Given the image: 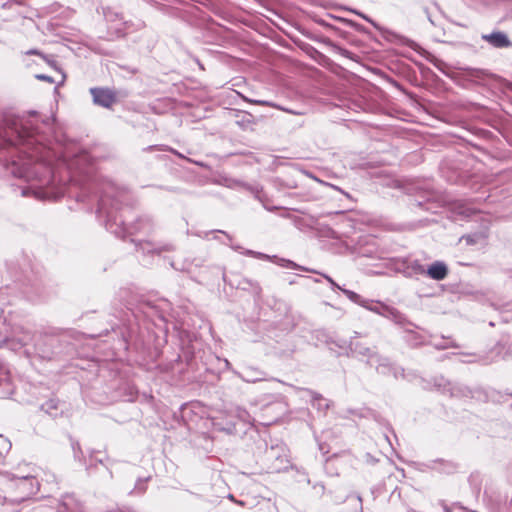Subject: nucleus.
Segmentation results:
<instances>
[{
	"label": "nucleus",
	"mask_w": 512,
	"mask_h": 512,
	"mask_svg": "<svg viewBox=\"0 0 512 512\" xmlns=\"http://www.w3.org/2000/svg\"><path fill=\"white\" fill-rule=\"evenodd\" d=\"M385 318L392 320L396 325H398L400 327H405V326L416 327V324H414L410 320H408L404 314H402L399 310H397L394 307H391L390 309L387 310V315Z\"/></svg>",
	"instance_id": "18"
},
{
	"label": "nucleus",
	"mask_w": 512,
	"mask_h": 512,
	"mask_svg": "<svg viewBox=\"0 0 512 512\" xmlns=\"http://www.w3.org/2000/svg\"><path fill=\"white\" fill-rule=\"evenodd\" d=\"M44 59L46 60V62L50 65V66H55L56 65V61L55 60H49L47 59L45 56H43Z\"/></svg>",
	"instance_id": "43"
},
{
	"label": "nucleus",
	"mask_w": 512,
	"mask_h": 512,
	"mask_svg": "<svg viewBox=\"0 0 512 512\" xmlns=\"http://www.w3.org/2000/svg\"><path fill=\"white\" fill-rule=\"evenodd\" d=\"M352 302L362 306V307H367V303H369V300H366L364 298H362V296H360L359 294L356 293V295L353 297V299H351Z\"/></svg>",
	"instance_id": "30"
},
{
	"label": "nucleus",
	"mask_w": 512,
	"mask_h": 512,
	"mask_svg": "<svg viewBox=\"0 0 512 512\" xmlns=\"http://www.w3.org/2000/svg\"><path fill=\"white\" fill-rule=\"evenodd\" d=\"M174 153H175L178 157L183 158V159H186L187 161H190V162H191V160H190V159H188V158L184 157L181 153H179V152H177V151H174Z\"/></svg>",
	"instance_id": "45"
},
{
	"label": "nucleus",
	"mask_w": 512,
	"mask_h": 512,
	"mask_svg": "<svg viewBox=\"0 0 512 512\" xmlns=\"http://www.w3.org/2000/svg\"><path fill=\"white\" fill-rule=\"evenodd\" d=\"M264 207H265L268 211H272L273 209H276V207L269 208V207H267L266 205H264Z\"/></svg>",
	"instance_id": "49"
},
{
	"label": "nucleus",
	"mask_w": 512,
	"mask_h": 512,
	"mask_svg": "<svg viewBox=\"0 0 512 512\" xmlns=\"http://www.w3.org/2000/svg\"><path fill=\"white\" fill-rule=\"evenodd\" d=\"M312 396V406L317 408L318 410L326 411L329 409L330 404L327 400L323 398V396L317 392L310 391Z\"/></svg>",
	"instance_id": "23"
},
{
	"label": "nucleus",
	"mask_w": 512,
	"mask_h": 512,
	"mask_svg": "<svg viewBox=\"0 0 512 512\" xmlns=\"http://www.w3.org/2000/svg\"><path fill=\"white\" fill-rule=\"evenodd\" d=\"M150 476L148 477H145V478H138L136 483H135V486H134V489L130 492V493H135V494H144L147 490V482L150 480Z\"/></svg>",
	"instance_id": "26"
},
{
	"label": "nucleus",
	"mask_w": 512,
	"mask_h": 512,
	"mask_svg": "<svg viewBox=\"0 0 512 512\" xmlns=\"http://www.w3.org/2000/svg\"><path fill=\"white\" fill-rule=\"evenodd\" d=\"M317 337L318 339L324 341L326 344H335L338 348L345 349L346 355L349 357H355L358 359L365 358L366 364L373 366V360L375 359L378 352L364 345L363 343L351 340L347 346L345 341H334L323 331H318Z\"/></svg>",
	"instance_id": "5"
},
{
	"label": "nucleus",
	"mask_w": 512,
	"mask_h": 512,
	"mask_svg": "<svg viewBox=\"0 0 512 512\" xmlns=\"http://www.w3.org/2000/svg\"><path fill=\"white\" fill-rule=\"evenodd\" d=\"M237 375L241 380L247 383H256L266 380V373L255 367H246Z\"/></svg>",
	"instance_id": "14"
},
{
	"label": "nucleus",
	"mask_w": 512,
	"mask_h": 512,
	"mask_svg": "<svg viewBox=\"0 0 512 512\" xmlns=\"http://www.w3.org/2000/svg\"><path fill=\"white\" fill-rule=\"evenodd\" d=\"M124 199V190H119L112 184L104 188L98 200L97 215L104 218L106 229L119 238L137 233L149 234L153 230V221L149 216H141L134 223L126 224L124 215L119 214Z\"/></svg>",
	"instance_id": "2"
},
{
	"label": "nucleus",
	"mask_w": 512,
	"mask_h": 512,
	"mask_svg": "<svg viewBox=\"0 0 512 512\" xmlns=\"http://www.w3.org/2000/svg\"><path fill=\"white\" fill-rule=\"evenodd\" d=\"M93 103L103 108H111L117 101L116 93L105 87H92L90 88Z\"/></svg>",
	"instance_id": "7"
},
{
	"label": "nucleus",
	"mask_w": 512,
	"mask_h": 512,
	"mask_svg": "<svg viewBox=\"0 0 512 512\" xmlns=\"http://www.w3.org/2000/svg\"><path fill=\"white\" fill-rule=\"evenodd\" d=\"M405 268L403 274L406 277H414L417 275L425 274V267L420 263L419 260L407 261L404 263Z\"/></svg>",
	"instance_id": "19"
},
{
	"label": "nucleus",
	"mask_w": 512,
	"mask_h": 512,
	"mask_svg": "<svg viewBox=\"0 0 512 512\" xmlns=\"http://www.w3.org/2000/svg\"><path fill=\"white\" fill-rule=\"evenodd\" d=\"M354 12H355L357 15H359L360 17H362L364 20H366L367 22H369L371 25H373L376 29H379V28H380V27H379V25H378L375 21H373L370 17H368V16L364 15V14H363V13H361V12H356V11H354Z\"/></svg>",
	"instance_id": "33"
},
{
	"label": "nucleus",
	"mask_w": 512,
	"mask_h": 512,
	"mask_svg": "<svg viewBox=\"0 0 512 512\" xmlns=\"http://www.w3.org/2000/svg\"><path fill=\"white\" fill-rule=\"evenodd\" d=\"M425 273L433 280L441 281L444 280L448 275V267L442 261H436L432 263L428 269H425Z\"/></svg>",
	"instance_id": "15"
},
{
	"label": "nucleus",
	"mask_w": 512,
	"mask_h": 512,
	"mask_svg": "<svg viewBox=\"0 0 512 512\" xmlns=\"http://www.w3.org/2000/svg\"><path fill=\"white\" fill-rule=\"evenodd\" d=\"M243 186L246 189H248L249 191H251V193H253L259 201L264 202V194H263V189L261 186H259V185L252 186V185H248V184H244Z\"/></svg>",
	"instance_id": "27"
},
{
	"label": "nucleus",
	"mask_w": 512,
	"mask_h": 512,
	"mask_svg": "<svg viewBox=\"0 0 512 512\" xmlns=\"http://www.w3.org/2000/svg\"><path fill=\"white\" fill-rule=\"evenodd\" d=\"M6 482L0 492L1 505H18L35 495L39 481L31 474L5 472Z\"/></svg>",
	"instance_id": "4"
},
{
	"label": "nucleus",
	"mask_w": 512,
	"mask_h": 512,
	"mask_svg": "<svg viewBox=\"0 0 512 512\" xmlns=\"http://www.w3.org/2000/svg\"><path fill=\"white\" fill-rule=\"evenodd\" d=\"M235 412L238 419H240L243 422L250 423L251 417L245 409L237 408Z\"/></svg>",
	"instance_id": "29"
},
{
	"label": "nucleus",
	"mask_w": 512,
	"mask_h": 512,
	"mask_svg": "<svg viewBox=\"0 0 512 512\" xmlns=\"http://www.w3.org/2000/svg\"><path fill=\"white\" fill-rule=\"evenodd\" d=\"M391 306H387L385 304H381V312H380V315L383 316V317H386L387 315V310L390 309Z\"/></svg>",
	"instance_id": "39"
},
{
	"label": "nucleus",
	"mask_w": 512,
	"mask_h": 512,
	"mask_svg": "<svg viewBox=\"0 0 512 512\" xmlns=\"http://www.w3.org/2000/svg\"><path fill=\"white\" fill-rule=\"evenodd\" d=\"M341 291L347 296L349 300L353 299V297L356 295V292L348 289L342 288Z\"/></svg>",
	"instance_id": "37"
},
{
	"label": "nucleus",
	"mask_w": 512,
	"mask_h": 512,
	"mask_svg": "<svg viewBox=\"0 0 512 512\" xmlns=\"http://www.w3.org/2000/svg\"><path fill=\"white\" fill-rule=\"evenodd\" d=\"M72 448H73V452H74V457L78 458L80 461H82L83 464L86 466L87 470H90L93 466H95L96 463L103 464L106 467H108V465L110 464V459L108 457H106L105 460L102 458L96 457L95 456V454L97 453L96 451H91L90 455H89V459H87L84 456L79 443H73Z\"/></svg>",
	"instance_id": "10"
},
{
	"label": "nucleus",
	"mask_w": 512,
	"mask_h": 512,
	"mask_svg": "<svg viewBox=\"0 0 512 512\" xmlns=\"http://www.w3.org/2000/svg\"><path fill=\"white\" fill-rule=\"evenodd\" d=\"M274 448H271L270 452H267L269 457L274 456ZM276 463L273 465V469L276 471L286 470L289 467V461L286 456L275 455Z\"/></svg>",
	"instance_id": "24"
},
{
	"label": "nucleus",
	"mask_w": 512,
	"mask_h": 512,
	"mask_svg": "<svg viewBox=\"0 0 512 512\" xmlns=\"http://www.w3.org/2000/svg\"><path fill=\"white\" fill-rule=\"evenodd\" d=\"M377 373L382 375H392L397 378L399 375L403 376V369L397 367L391 360L385 356L377 353L373 360V366Z\"/></svg>",
	"instance_id": "8"
},
{
	"label": "nucleus",
	"mask_w": 512,
	"mask_h": 512,
	"mask_svg": "<svg viewBox=\"0 0 512 512\" xmlns=\"http://www.w3.org/2000/svg\"><path fill=\"white\" fill-rule=\"evenodd\" d=\"M440 505L442 506L444 512H452V508L449 507L443 500L440 501Z\"/></svg>",
	"instance_id": "40"
},
{
	"label": "nucleus",
	"mask_w": 512,
	"mask_h": 512,
	"mask_svg": "<svg viewBox=\"0 0 512 512\" xmlns=\"http://www.w3.org/2000/svg\"><path fill=\"white\" fill-rule=\"evenodd\" d=\"M272 261L275 262L277 265H279L281 267L290 268V269H298V270H301V271L312 272V273H318L315 270H312V269L300 266V265H298L297 263H295L292 260L284 259V258H278L275 255L272 256Z\"/></svg>",
	"instance_id": "20"
},
{
	"label": "nucleus",
	"mask_w": 512,
	"mask_h": 512,
	"mask_svg": "<svg viewBox=\"0 0 512 512\" xmlns=\"http://www.w3.org/2000/svg\"><path fill=\"white\" fill-rule=\"evenodd\" d=\"M137 250L143 254H161L162 252H170L174 250V246L170 243H160L151 241H140L136 244Z\"/></svg>",
	"instance_id": "11"
},
{
	"label": "nucleus",
	"mask_w": 512,
	"mask_h": 512,
	"mask_svg": "<svg viewBox=\"0 0 512 512\" xmlns=\"http://www.w3.org/2000/svg\"><path fill=\"white\" fill-rule=\"evenodd\" d=\"M462 239H464L468 245H473L476 243L475 236L473 235L463 236Z\"/></svg>",
	"instance_id": "36"
},
{
	"label": "nucleus",
	"mask_w": 512,
	"mask_h": 512,
	"mask_svg": "<svg viewBox=\"0 0 512 512\" xmlns=\"http://www.w3.org/2000/svg\"><path fill=\"white\" fill-rule=\"evenodd\" d=\"M81 507L78 501L72 495H66L62 501L57 504V512H80Z\"/></svg>",
	"instance_id": "17"
},
{
	"label": "nucleus",
	"mask_w": 512,
	"mask_h": 512,
	"mask_svg": "<svg viewBox=\"0 0 512 512\" xmlns=\"http://www.w3.org/2000/svg\"><path fill=\"white\" fill-rule=\"evenodd\" d=\"M231 248L233 250H235V251H240L242 254H244L246 256L254 257V258H257V259H261V260H270V261H272V256L264 254L262 252H257V251H253V250H250V249H243L242 250V247H240L238 245H231Z\"/></svg>",
	"instance_id": "22"
},
{
	"label": "nucleus",
	"mask_w": 512,
	"mask_h": 512,
	"mask_svg": "<svg viewBox=\"0 0 512 512\" xmlns=\"http://www.w3.org/2000/svg\"><path fill=\"white\" fill-rule=\"evenodd\" d=\"M215 232L223 233V234H225V235H226V237H227L229 240L231 239L230 235H228V234H227L226 232H224V231L216 230Z\"/></svg>",
	"instance_id": "48"
},
{
	"label": "nucleus",
	"mask_w": 512,
	"mask_h": 512,
	"mask_svg": "<svg viewBox=\"0 0 512 512\" xmlns=\"http://www.w3.org/2000/svg\"><path fill=\"white\" fill-rule=\"evenodd\" d=\"M481 38L485 42L489 43L492 47L497 49L512 47V41L509 39L508 35L503 31H493L492 33L489 34H483Z\"/></svg>",
	"instance_id": "12"
},
{
	"label": "nucleus",
	"mask_w": 512,
	"mask_h": 512,
	"mask_svg": "<svg viewBox=\"0 0 512 512\" xmlns=\"http://www.w3.org/2000/svg\"><path fill=\"white\" fill-rule=\"evenodd\" d=\"M119 296L124 301L125 308L131 312L136 320H140L143 317L158 327H160V323L166 324L168 322L169 302L164 300L158 302L146 300L143 296L128 288L121 289Z\"/></svg>",
	"instance_id": "3"
},
{
	"label": "nucleus",
	"mask_w": 512,
	"mask_h": 512,
	"mask_svg": "<svg viewBox=\"0 0 512 512\" xmlns=\"http://www.w3.org/2000/svg\"><path fill=\"white\" fill-rule=\"evenodd\" d=\"M27 54L40 55V52H38L37 50L33 49V50L28 51Z\"/></svg>",
	"instance_id": "44"
},
{
	"label": "nucleus",
	"mask_w": 512,
	"mask_h": 512,
	"mask_svg": "<svg viewBox=\"0 0 512 512\" xmlns=\"http://www.w3.org/2000/svg\"><path fill=\"white\" fill-rule=\"evenodd\" d=\"M435 386H437L438 389L443 393H449L451 396H457L458 393L465 395L463 390L456 388L444 378H440L438 381H436Z\"/></svg>",
	"instance_id": "21"
},
{
	"label": "nucleus",
	"mask_w": 512,
	"mask_h": 512,
	"mask_svg": "<svg viewBox=\"0 0 512 512\" xmlns=\"http://www.w3.org/2000/svg\"><path fill=\"white\" fill-rule=\"evenodd\" d=\"M88 199V193L86 189H83L79 194L76 195L78 202H86Z\"/></svg>",
	"instance_id": "31"
},
{
	"label": "nucleus",
	"mask_w": 512,
	"mask_h": 512,
	"mask_svg": "<svg viewBox=\"0 0 512 512\" xmlns=\"http://www.w3.org/2000/svg\"><path fill=\"white\" fill-rule=\"evenodd\" d=\"M301 172L306 175L307 177L309 178H312L314 180H318V178L316 176H314L310 171H307V170H301Z\"/></svg>",
	"instance_id": "41"
},
{
	"label": "nucleus",
	"mask_w": 512,
	"mask_h": 512,
	"mask_svg": "<svg viewBox=\"0 0 512 512\" xmlns=\"http://www.w3.org/2000/svg\"><path fill=\"white\" fill-rule=\"evenodd\" d=\"M332 286V288L334 289H339L341 290L342 288L328 275L326 274H321Z\"/></svg>",
	"instance_id": "34"
},
{
	"label": "nucleus",
	"mask_w": 512,
	"mask_h": 512,
	"mask_svg": "<svg viewBox=\"0 0 512 512\" xmlns=\"http://www.w3.org/2000/svg\"><path fill=\"white\" fill-rule=\"evenodd\" d=\"M36 78L39 79V80H43V81L49 82V83H53L54 82L52 77H50L48 75H45V74H38V75H36Z\"/></svg>",
	"instance_id": "35"
},
{
	"label": "nucleus",
	"mask_w": 512,
	"mask_h": 512,
	"mask_svg": "<svg viewBox=\"0 0 512 512\" xmlns=\"http://www.w3.org/2000/svg\"><path fill=\"white\" fill-rule=\"evenodd\" d=\"M58 400L55 399H49L45 403L41 405V410H43L45 413L52 417L57 416V410H58Z\"/></svg>",
	"instance_id": "25"
},
{
	"label": "nucleus",
	"mask_w": 512,
	"mask_h": 512,
	"mask_svg": "<svg viewBox=\"0 0 512 512\" xmlns=\"http://www.w3.org/2000/svg\"><path fill=\"white\" fill-rule=\"evenodd\" d=\"M371 303H372V301H369V303H367V307H365V308L380 315L381 304L372 305Z\"/></svg>",
	"instance_id": "32"
},
{
	"label": "nucleus",
	"mask_w": 512,
	"mask_h": 512,
	"mask_svg": "<svg viewBox=\"0 0 512 512\" xmlns=\"http://www.w3.org/2000/svg\"><path fill=\"white\" fill-rule=\"evenodd\" d=\"M103 15L108 24V32L110 35L116 38L124 37L130 22L125 21L121 13L110 7L103 9Z\"/></svg>",
	"instance_id": "6"
},
{
	"label": "nucleus",
	"mask_w": 512,
	"mask_h": 512,
	"mask_svg": "<svg viewBox=\"0 0 512 512\" xmlns=\"http://www.w3.org/2000/svg\"><path fill=\"white\" fill-rule=\"evenodd\" d=\"M319 449H320V451H321L322 453H324V454L328 452V450H325V448H324L323 444H321V443L319 444Z\"/></svg>",
	"instance_id": "46"
},
{
	"label": "nucleus",
	"mask_w": 512,
	"mask_h": 512,
	"mask_svg": "<svg viewBox=\"0 0 512 512\" xmlns=\"http://www.w3.org/2000/svg\"><path fill=\"white\" fill-rule=\"evenodd\" d=\"M510 395H511V397H512V393H511Z\"/></svg>",
	"instance_id": "51"
},
{
	"label": "nucleus",
	"mask_w": 512,
	"mask_h": 512,
	"mask_svg": "<svg viewBox=\"0 0 512 512\" xmlns=\"http://www.w3.org/2000/svg\"><path fill=\"white\" fill-rule=\"evenodd\" d=\"M251 103L253 104H256V105H260V106H267V107H274V108H277V109H280V110H283V111H287L291 114H297L296 112L292 111V110H288V109H285L273 102H270V101H266V100H251L250 101Z\"/></svg>",
	"instance_id": "28"
},
{
	"label": "nucleus",
	"mask_w": 512,
	"mask_h": 512,
	"mask_svg": "<svg viewBox=\"0 0 512 512\" xmlns=\"http://www.w3.org/2000/svg\"><path fill=\"white\" fill-rule=\"evenodd\" d=\"M448 347H455V345L454 344H450V345H436L437 349H446Z\"/></svg>",
	"instance_id": "42"
},
{
	"label": "nucleus",
	"mask_w": 512,
	"mask_h": 512,
	"mask_svg": "<svg viewBox=\"0 0 512 512\" xmlns=\"http://www.w3.org/2000/svg\"><path fill=\"white\" fill-rule=\"evenodd\" d=\"M412 326L402 327L404 329V339L411 347H418L426 343V335L415 331Z\"/></svg>",
	"instance_id": "16"
},
{
	"label": "nucleus",
	"mask_w": 512,
	"mask_h": 512,
	"mask_svg": "<svg viewBox=\"0 0 512 512\" xmlns=\"http://www.w3.org/2000/svg\"><path fill=\"white\" fill-rule=\"evenodd\" d=\"M412 329L415 328V329H419V327L416 325V327H411ZM420 331H424L423 328H420Z\"/></svg>",
	"instance_id": "50"
},
{
	"label": "nucleus",
	"mask_w": 512,
	"mask_h": 512,
	"mask_svg": "<svg viewBox=\"0 0 512 512\" xmlns=\"http://www.w3.org/2000/svg\"><path fill=\"white\" fill-rule=\"evenodd\" d=\"M509 355V349L500 341L488 352L486 356L482 357L480 361L483 364L488 365L499 360H505Z\"/></svg>",
	"instance_id": "13"
},
{
	"label": "nucleus",
	"mask_w": 512,
	"mask_h": 512,
	"mask_svg": "<svg viewBox=\"0 0 512 512\" xmlns=\"http://www.w3.org/2000/svg\"><path fill=\"white\" fill-rule=\"evenodd\" d=\"M424 465L429 470L447 475L454 474L459 469V464L457 462L443 458L429 460Z\"/></svg>",
	"instance_id": "9"
},
{
	"label": "nucleus",
	"mask_w": 512,
	"mask_h": 512,
	"mask_svg": "<svg viewBox=\"0 0 512 512\" xmlns=\"http://www.w3.org/2000/svg\"><path fill=\"white\" fill-rule=\"evenodd\" d=\"M276 182L279 184V186H282V187H286V188H296L297 185L295 183L293 184H290V183H286L284 184L281 180L279 179H276Z\"/></svg>",
	"instance_id": "38"
},
{
	"label": "nucleus",
	"mask_w": 512,
	"mask_h": 512,
	"mask_svg": "<svg viewBox=\"0 0 512 512\" xmlns=\"http://www.w3.org/2000/svg\"><path fill=\"white\" fill-rule=\"evenodd\" d=\"M317 487H320V492L323 493L324 491V486L322 484H319V485H315L314 488L316 489Z\"/></svg>",
	"instance_id": "47"
},
{
	"label": "nucleus",
	"mask_w": 512,
	"mask_h": 512,
	"mask_svg": "<svg viewBox=\"0 0 512 512\" xmlns=\"http://www.w3.org/2000/svg\"><path fill=\"white\" fill-rule=\"evenodd\" d=\"M36 119H25L12 113L0 118V162L14 177L24 178V197L56 200L66 193L73 179L74 163L52 150Z\"/></svg>",
	"instance_id": "1"
}]
</instances>
